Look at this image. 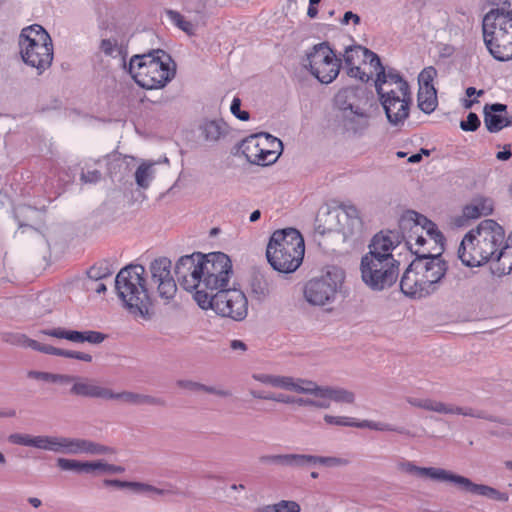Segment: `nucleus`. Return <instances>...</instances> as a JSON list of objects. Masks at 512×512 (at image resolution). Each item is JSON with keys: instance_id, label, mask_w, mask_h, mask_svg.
Returning <instances> with one entry per match:
<instances>
[{"instance_id": "1", "label": "nucleus", "mask_w": 512, "mask_h": 512, "mask_svg": "<svg viewBox=\"0 0 512 512\" xmlns=\"http://www.w3.org/2000/svg\"><path fill=\"white\" fill-rule=\"evenodd\" d=\"M172 262L159 257L148 269L135 264L122 268L115 278V289L123 306L135 317L148 319L156 297L165 304L176 296L177 284L172 275Z\"/></svg>"}, {"instance_id": "2", "label": "nucleus", "mask_w": 512, "mask_h": 512, "mask_svg": "<svg viewBox=\"0 0 512 512\" xmlns=\"http://www.w3.org/2000/svg\"><path fill=\"white\" fill-rule=\"evenodd\" d=\"M504 241V229L496 221L486 219L464 235L457 255L463 265L480 267L505 255L509 246H503Z\"/></svg>"}, {"instance_id": "3", "label": "nucleus", "mask_w": 512, "mask_h": 512, "mask_svg": "<svg viewBox=\"0 0 512 512\" xmlns=\"http://www.w3.org/2000/svg\"><path fill=\"white\" fill-rule=\"evenodd\" d=\"M416 257L404 271L401 280V291L413 299L426 298L436 293L444 279L448 265L441 253L431 254L429 251L417 249Z\"/></svg>"}, {"instance_id": "4", "label": "nucleus", "mask_w": 512, "mask_h": 512, "mask_svg": "<svg viewBox=\"0 0 512 512\" xmlns=\"http://www.w3.org/2000/svg\"><path fill=\"white\" fill-rule=\"evenodd\" d=\"M374 84L388 122L393 126L403 125L412 102L408 82L395 69H388L383 77L375 78Z\"/></svg>"}, {"instance_id": "5", "label": "nucleus", "mask_w": 512, "mask_h": 512, "mask_svg": "<svg viewBox=\"0 0 512 512\" xmlns=\"http://www.w3.org/2000/svg\"><path fill=\"white\" fill-rule=\"evenodd\" d=\"M128 71L135 82L145 89L163 88L175 76V64L169 54L161 49L134 55Z\"/></svg>"}, {"instance_id": "6", "label": "nucleus", "mask_w": 512, "mask_h": 512, "mask_svg": "<svg viewBox=\"0 0 512 512\" xmlns=\"http://www.w3.org/2000/svg\"><path fill=\"white\" fill-rule=\"evenodd\" d=\"M199 278L194 291V300L202 309L211 305L209 299L221 288L228 286L233 273L230 258L222 252L204 254Z\"/></svg>"}, {"instance_id": "7", "label": "nucleus", "mask_w": 512, "mask_h": 512, "mask_svg": "<svg viewBox=\"0 0 512 512\" xmlns=\"http://www.w3.org/2000/svg\"><path fill=\"white\" fill-rule=\"evenodd\" d=\"M304 239L295 228L276 230L270 237L266 257L270 265L281 273L294 272L302 263Z\"/></svg>"}, {"instance_id": "8", "label": "nucleus", "mask_w": 512, "mask_h": 512, "mask_svg": "<svg viewBox=\"0 0 512 512\" xmlns=\"http://www.w3.org/2000/svg\"><path fill=\"white\" fill-rule=\"evenodd\" d=\"M20 55L25 64L38 74L47 70L53 61V43L48 32L38 24L22 29L19 36Z\"/></svg>"}, {"instance_id": "9", "label": "nucleus", "mask_w": 512, "mask_h": 512, "mask_svg": "<svg viewBox=\"0 0 512 512\" xmlns=\"http://www.w3.org/2000/svg\"><path fill=\"white\" fill-rule=\"evenodd\" d=\"M317 231L321 234L338 232L344 241H357L363 233V222L358 209L352 204H341L317 218Z\"/></svg>"}, {"instance_id": "10", "label": "nucleus", "mask_w": 512, "mask_h": 512, "mask_svg": "<svg viewBox=\"0 0 512 512\" xmlns=\"http://www.w3.org/2000/svg\"><path fill=\"white\" fill-rule=\"evenodd\" d=\"M484 43L498 61L512 59V17L488 12L482 22Z\"/></svg>"}, {"instance_id": "11", "label": "nucleus", "mask_w": 512, "mask_h": 512, "mask_svg": "<svg viewBox=\"0 0 512 512\" xmlns=\"http://www.w3.org/2000/svg\"><path fill=\"white\" fill-rule=\"evenodd\" d=\"M344 64L349 77L365 83L372 79L373 75L379 78L387 71L376 53L360 45L345 49Z\"/></svg>"}, {"instance_id": "12", "label": "nucleus", "mask_w": 512, "mask_h": 512, "mask_svg": "<svg viewBox=\"0 0 512 512\" xmlns=\"http://www.w3.org/2000/svg\"><path fill=\"white\" fill-rule=\"evenodd\" d=\"M303 66L321 83L333 82L341 68V59L337 58L328 43L313 46L307 53Z\"/></svg>"}, {"instance_id": "13", "label": "nucleus", "mask_w": 512, "mask_h": 512, "mask_svg": "<svg viewBox=\"0 0 512 512\" xmlns=\"http://www.w3.org/2000/svg\"><path fill=\"white\" fill-rule=\"evenodd\" d=\"M400 262H387L385 259L361 258L360 272L364 284L373 291L391 287L398 279Z\"/></svg>"}, {"instance_id": "14", "label": "nucleus", "mask_w": 512, "mask_h": 512, "mask_svg": "<svg viewBox=\"0 0 512 512\" xmlns=\"http://www.w3.org/2000/svg\"><path fill=\"white\" fill-rule=\"evenodd\" d=\"M344 280V274L337 268L328 270L324 275L309 280L304 287V297L314 306L332 303Z\"/></svg>"}, {"instance_id": "15", "label": "nucleus", "mask_w": 512, "mask_h": 512, "mask_svg": "<svg viewBox=\"0 0 512 512\" xmlns=\"http://www.w3.org/2000/svg\"><path fill=\"white\" fill-rule=\"evenodd\" d=\"M399 227L404 233L403 238L406 239V244L409 245L410 249H412V240H415V244L419 246H423L426 242L422 235L424 230H426L427 235L435 244L443 245L444 236L437 226L425 216L415 211H407L401 217Z\"/></svg>"}, {"instance_id": "16", "label": "nucleus", "mask_w": 512, "mask_h": 512, "mask_svg": "<svg viewBox=\"0 0 512 512\" xmlns=\"http://www.w3.org/2000/svg\"><path fill=\"white\" fill-rule=\"evenodd\" d=\"M211 305L208 309H213L217 314L223 317H229L235 321L245 319L248 314V300L246 295L240 289L221 288L209 299Z\"/></svg>"}, {"instance_id": "17", "label": "nucleus", "mask_w": 512, "mask_h": 512, "mask_svg": "<svg viewBox=\"0 0 512 512\" xmlns=\"http://www.w3.org/2000/svg\"><path fill=\"white\" fill-rule=\"evenodd\" d=\"M204 254L194 252L190 255H184L178 259L175 265V274L180 286L188 291L193 292L196 289L199 272L201 270Z\"/></svg>"}, {"instance_id": "18", "label": "nucleus", "mask_w": 512, "mask_h": 512, "mask_svg": "<svg viewBox=\"0 0 512 512\" xmlns=\"http://www.w3.org/2000/svg\"><path fill=\"white\" fill-rule=\"evenodd\" d=\"M401 243V237L394 231H380L375 234L369 245L368 252L363 255L370 259H385L387 262H399L392 254L393 250Z\"/></svg>"}, {"instance_id": "19", "label": "nucleus", "mask_w": 512, "mask_h": 512, "mask_svg": "<svg viewBox=\"0 0 512 512\" xmlns=\"http://www.w3.org/2000/svg\"><path fill=\"white\" fill-rule=\"evenodd\" d=\"M71 384L70 394L76 397L108 400L109 388L98 385L94 380L76 375L63 374L61 385Z\"/></svg>"}, {"instance_id": "20", "label": "nucleus", "mask_w": 512, "mask_h": 512, "mask_svg": "<svg viewBox=\"0 0 512 512\" xmlns=\"http://www.w3.org/2000/svg\"><path fill=\"white\" fill-rule=\"evenodd\" d=\"M406 401L413 407L426 411L436 412L439 414H457L474 418H485L483 412L481 411H476L472 408L455 406L453 404L444 403L432 398L408 397Z\"/></svg>"}, {"instance_id": "21", "label": "nucleus", "mask_w": 512, "mask_h": 512, "mask_svg": "<svg viewBox=\"0 0 512 512\" xmlns=\"http://www.w3.org/2000/svg\"><path fill=\"white\" fill-rule=\"evenodd\" d=\"M253 379L273 388L309 394L311 380L275 374H254Z\"/></svg>"}, {"instance_id": "22", "label": "nucleus", "mask_w": 512, "mask_h": 512, "mask_svg": "<svg viewBox=\"0 0 512 512\" xmlns=\"http://www.w3.org/2000/svg\"><path fill=\"white\" fill-rule=\"evenodd\" d=\"M396 468L399 472L418 478H428L433 481L451 482L453 472L436 467H421L416 465L413 461L401 458L396 463Z\"/></svg>"}, {"instance_id": "23", "label": "nucleus", "mask_w": 512, "mask_h": 512, "mask_svg": "<svg viewBox=\"0 0 512 512\" xmlns=\"http://www.w3.org/2000/svg\"><path fill=\"white\" fill-rule=\"evenodd\" d=\"M451 483L456 485L459 489L469 492L474 495L486 497L497 502H508L509 495L488 485L473 483L469 478L452 474Z\"/></svg>"}, {"instance_id": "24", "label": "nucleus", "mask_w": 512, "mask_h": 512, "mask_svg": "<svg viewBox=\"0 0 512 512\" xmlns=\"http://www.w3.org/2000/svg\"><path fill=\"white\" fill-rule=\"evenodd\" d=\"M111 449L102 444L81 438L63 437L61 439V451L64 454H88V455H104Z\"/></svg>"}, {"instance_id": "25", "label": "nucleus", "mask_w": 512, "mask_h": 512, "mask_svg": "<svg viewBox=\"0 0 512 512\" xmlns=\"http://www.w3.org/2000/svg\"><path fill=\"white\" fill-rule=\"evenodd\" d=\"M261 142L258 134L251 135L241 141L239 150L246 160L254 165L268 166L271 165V156L268 150L260 146Z\"/></svg>"}, {"instance_id": "26", "label": "nucleus", "mask_w": 512, "mask_h": 512, "mask_svg": "<svg viewBox=\"0 0 512 512\" xmlns=\"http://www.w3.org/2000/svg\"><path fill=\"white\" fill-rule=\"evenodd\" d=\"M324 421L329 425L343 426V427H356V428H368L375 431H391L404 433V429L394 427L388 423L376 422L371 420L357 421L354 418L346 416H333L326 414L323 417Z\"/></svg>"}, {"instance_id": "27", "label": "nucleus", "mask_w": 512, "mask_h": 512, "mask_svg": "<svg viewBox=\"0 0 512 512\" xmlns=\"http://www.w3.org/2000/svg\"><path fill=\"white\" fill-rule=\"evenodd\" d=\"M484 123L487 130L496 133L512 125V117L507 112V106L501 103L485 105Z\"/></svg>"}, {"instance_id": "28", "label": "nucleus", "mask_w": 512, "mask_h": 512, "mask_svg": "<svg viewBox=\"0 0 512 512\" xmlns=\"http://www.w3.org/2000/svg\"><path fill=\"white\" fill-rule=\"evenodd\" d=\"M309 395L329 398L330 402L334 401L338 404H353L355 402L354 392L341 387L320 386L312 380Z\"/></svg>"}, {"instance_id": "29", "label": "nucleus", "mask_w": 512, "mask_h": 512, "mask_svg": "<svg viewBox=\"0 0 512 512\" xmlns=\"http://www.w3.org/2000/svg\"><path fill=\"white\" fill-rule=\"evenodd\" d=\"M109 395L108 400H119L130 405L165 406V401L163 399L147 394L131 391L114 392L109 389Z\"/></svg>"}, {"instance_id": "30", "label": "nucleus", "mask_w": 512, "mask_h": 512, "mask_svg": "<svg viewBox=\"0 0 512 512\" xmlns=\"http://www.w3.org/2000/svg\"><path fill=\"white\" fill-rule=\"evenodd\" d=\"M360 89L356 87H346L340 89L334 97L335 106L342 110L344 114H348L360 108L357 105Z\"/></svg>"}, {"instance_id": "31", "label": "nucleus", "mask_w": 512, "mask_h": 512, "mask_svg": "<svg viewBox=\"0 0 512 512\" xmlns=\"http://www.w3.org/2000/svg\"><path fill=\"white\" fill-rule=\"evenodd\" d=\"M31 349L48 354V355H55V356H61L65 358H73L77 360H81L84 362H91L92 361V355L85 352H79V351H71V350H64L60 348L53 347L51 345L42 344L40 342H29Z\"/></svg>"}, {"instance_id": "32", "label": "nucleus", "mask_w": 512, "mask_h": 512, "mask_svg": "<svg viewBox=\"0 0 512 512\" xmlns=\"http://www.w3.org/2000/svg\"><path fill=\"white\" fill-rule=\"evenodd\" d=\"M156 161L141 160L135 173L134 178L136 185L141 189H148L155 178Z\"/></svg>"}, {"instance_id": "33", "label": "nucleus", "mask_w": 512, "mask_h": 512, "mask_svg": "<svg viewBox=\"0 0 512 512\" xmlns=\"http://www.w3.org/2000/svg\"><path fill=\"white\" fill-rule=\"evenodd\" d=\"M344 125L348 131L362 133L369 126V117L361 108L344 114Z\"/></svg>"}, {"instance_id": "34", "label": "nucleus", "mask_w": 512, "mask_h": 512, "mask_svg": "<svg viewBox=\"0 0 512 512\" xmlns=\"http://www.w3.org/2000/svg\"><path fill=\"white\" fill-rule=\"evenodd\" d=\"M418 107L426 114L432 113L437 105V91L435 88H419L417 95Z\"/></svg>"}, {"instance_id": "35", "label": "nucleus", "mask_w": 512, "mask_h": 512, "mask_svg": "<svg viewBox=\"0 0 512 512\" xmlns=\"http://www.w3.org/2000/svg\"><path fill=\"white\" fill-rule=\"evenodd\" d=\"M200 130L206 141L215 142L225 134L226 125L222 121L210 120L205 121Z\"/></svg>"}, {"instance_id": "36", "label": "nucleus", "mask_w": 512, "mask_h": 512, "mask_svg": "<svg viewBox=\"0 0 512 512\" xmlns=\"http://www.w3.org/2000/svg\"><path fill=\"white\" fill-rule=\"evenodd\" d=\"M258 136L261 142L260 146L264 147V150H268L269 155H273L271 156V164L275 163L282 153V142L268 133H258Z\"/></svg>"}, {"instance_id": "37", "label": "nucleus", "mask_w": 512, "mask_h": 512, "mask_svg": "<svg viewBox=\"0 0 512 512\" xmlns=\"http://www.w3.org/2000/svg\"><path fill=\"white\" fill-rule=\"evenodd\" d=\"M39 334L58 339H66L74 343H83V331L68 330L62 327H57L41 330L39 331Z\"/></svg>"}, {"instance_id": "38", "label": "nucleus", "mask_w": 512, "mask_h": 512, "mask_svg": "<svg viewBox=\"0 0 512 512\" xmlns=\"http://www.w3.org/2000/svg\"><path fill=\"white\" fill-rule=\"evenodd\" d=\"M100 49L105 55L112 57H125L127 53L124 41L116 37L103 39L100 43Z\"/></svg>"}, {"instance_id": "39", "label": "nucleus", "mask_w": 512, "mask_h": 512, "mask_svg": "<svg viewBox=\"0 0 512 512\" xmlns=\"http://www.w3.org/2000/svg\"><path fill=\"white\" fill-rule=\"evenodd\" d=\"M280 467L305 468L309 466V454L287 453L279 454Z\"/></svg>"}, {"instance_id": "40", "label": "nucleus", "mask_w": 512, "mask_h": 512, "mask_svg": "<svg viewBox=\"0 0 512 512\" xmlns=\"http://www.w3.org/2000/svg\"><path fill=\"white\" fill-rule=\"evenodd\" d=\"M251 295L258 301L265 300L270 294L269 282L262 275H255L250 283Z\"/></svg>"}, {"instance_id": "41", "label": "nucleus", "mask_w": 512, "mask_h": 512, "mask_svg": "<svg viewBox=\"0 0 512 512\" xmlns=\"http://www.w3.org/2000/svg\"><path fill=\"white\" fill-rule=\"evenodd\" d=\"M61 439L62 436H47L39 435L34 437L33 447L51 451L54 453H60L61 451Z\"/></svg>"}, {"instance_id": "42", "label": "nucleus", "mask_w": 512, "mask_h": 512, "mask_svg": "<svg viewBox=\"0 0 512 512\" xmlns=\"http://www.w3.org/2000/svg\"><path fill=\"white\" fill-rule=\"evenodd\" d=\"M57 466L64 471L90 474L92 465L90 462H81L74 459L58 458Z\"/></svg>"}, {"instance_id": "43", "label": "nucleus", "mask_w": 512, "mask_h": 512, "mask_svg": "<svg viewBox=\"0 0 512 512\" xmlns=\"http://www.w3.org/2000/svg\"><path fill=\"white\" fill-rule=\"evenodd\" d=\"M166 14L170 21L187 35L191 36L195 34L196 25L191 21L186 20L179 12L175 10H167Z\"/></svg>"}, {"instance_id": "44", "label": "nucleus", "mask_w": 512, "mask_h": 512, "mask_svg": "<svg viewBox=\"0 0 512 512\" xmlns=\"http://www.w3.org/2000/svg\"><path fill=\"white\" fill-rule=\"evenodd\" d=\"M261 512H301V507L296 501L281 500L263 507Z\"/></svg>"}, {"instance_id": "45", "label": "nucleus", "mask_w": 512, "mask_h": 512, "mask_svg": "<svg viewBox=\"0 0 512 512\" xmlns=\"http://www.w3.org/2000/svg\"><path fill=\"white\" fill-rule=\"evenodd\" d=\"M27 378L37 380V381H43L48 383H54L61 385L63 374L60 373H51V372H45V371H38V370H29L26 374Z\"/></svg>"}, {"instance_id": "46", "label": "nucleus", "mask_w": 512, "mask_h": 512, "mask_svg": "<svg viewBox=\"0 0 512 512\" xmlns=\"http://www.w3.org/2000/svg\"><path fill=\"white\" fill-rule=\"evenodd\" d=\"M312 464H322L328 467H339L348 465L349 460L340 457H324L309 455V465Z\"/></svg>"}, {"instance_id": "47", "label": "nucleus", "mask_w": 512, "mask_h": 512, "mask_svg": "<svg viewBox=\"0 0 512 512\" xmlns=\"http://www.w3.org/2000/svg\"><path fill=\"white\" fill-rule=\"evenodd\" d=\"M90 464L92 465L90 474H118L124 471V469L121 466L109 464L104 461L90 462Z\"/></svg>"}, {"instance_id": "48", "label": "nucleus", "mask_w": 512, "mask_h": 512, "mask_svg": "<svg viewBox=\"0 0 512 512\" xmlns=\"http://www.w3.org/2000/svg\"><path fill=\"white\" fill-rule=\"evenodd\" d=\"M493 8L489 12H494L498 16L512 18V0H489Z\"/></svg>"}, {"instance_id": "49", "label": "nucleus", "mask_w": 512, "mask_h": 512, "mask_svg": "<svg viewBox=\"0 0 512 512\" xmlns=\"http://www.w3.org/2000/svg\"><path fill=\"white\" fill-rule=\"evenodd\" d=\"M437 76V70L433 66L424 68L418 76L419 88H435L433 81Z\"/></svg>"}, {"instance_id": "50", "label": "nucleus", "mask_w": 512, "mask_h": 512, "mask_svg": "<svg viewBox=\"0 0 512 512\" xmlns=\"http://www.w3.org/2000/svg\"><path fill=\"white\" fill-rule=\"evenodd\" d=\"M317 399L311 398H297L295 404L304 407H313L318 409H328L330 407L329 398L316 397Z\"/></svg>"}, {"instance_id": "51", "label": "nucleus", "mask_w": 512, "mask_h": 512, "mask_svg": "<svg viewBox=\"0 0 512 512\" xmlns=\"http://www.w3.org/2000/svg\"><path fill=\"white\" fill-rule=\"evenodd\" d=\"M131 489L136 493H144L148 495H165L168 493L167 490L142 482H132Z\"/></svg>"}, {"instance_id": "52", "label": "nucleus", "mask_w": 512, "mask_h": 512, "mask_svg": "<svg viewBox=\"0 0 512 512\" xmlns=\"http://www.w3.org/2000/svg\"><path fill=\"white\" fill-rule=\"evenodd\" d=\"M34 437L28 434L14 433L9 436V442L17 445L33 447Z\"/></svg>"}, {"instance_id": "53", "label": "nucleus", "mask_w": 512, "mask_h": 512, "mask_svg": "<svg viewBox=\"0 0 512 512\" xmlns=\"http://www.w3.org/2000/svg\"><path fill=\"white\" fill-rule=\"evenodd\" d=\"M480 126V120L478 116L470 112L465 121L460 122V127L464 131H476Z\"/></svg>"}, {"instance_id": "54", "label": "nucleus", "mask_w": 512, "mask_h": 512, "mask_svg": "<svg viewBox=\"0 0 512 512\" xmlns=\"http://www.w3.org/2000/svg\"><path fill=\"white\" fill-rule=\"evenodd\" d=\"M110 274V270L102 266H93L87 271L88 280H100L110 276Z\"/></svg>"}, {"instance_id": "55", "label": "nucleus", "mask_w": 512, "mask_h": 512, "mask_svg": "<svg viewBox=\"0 0 512 512\" xmlns=\"http://www.w3.org/2000/svg\"><path fill=\"white\" fill-rule=\"evenodd\" d=\"M106 339V335L93 330L83 331V342L90 344H100Z\"/></svg>"}, {"instance_id": "56", "label": "nucleus", "mask_w": 512, "mask_h": 512, "mask_svg": "<svg viewBox=\"0 0 512 512\" xmlns=\"http://www.w3.org/2000/svg\"><path fill=\"white\" fill-rule=\"evenodd\" d=\"M241 107V100L239 98H234L232 100V103H231V107H230V110H231V113L237 117L238 119L242 120V121H246L249 119V112L247 111H241L240 109Z\"/></svg>"}, {"instance_id": "57", "label": "nucleus", "mask_w": 512, "mask_h": 512, "mask_svg": "<svg viewBox=\"0 0 512 512\" xmlns=\"http://www.w3.org/2000/svg\"><path fill=\"white\" fill-rule=\"evenodd\" d=\"M102 174L99 170L82 171L80 180L84 183L95 184L100 181Z\"/></svg>"}, {"instance_id": "58", "label": "nucleus", "mask_w": 512, "mask_h": 512, "mask_svg": "<svg viewBox=\"0 0 512 512\" xmlns=\"http://www.w3.org/2000/svg\"><path fill=\"white\" fill-rule=\"evenodd\" d=\"M463 216L466 219H477L483 215L481 214L478 205L475 202H472L464 207Z\"/></svg>"}, {"instance_id": "59", "label": "nucleus", "mask_w": 512, "mask_h": 512, "mask_svg": "<svg viewBox=\"0 0 512 512\" xmlns=\"http://www.w3.org/2000/svg\"><path fill=\"white\" fill-rule=\"evenodd\" d=\"M201 392L213 394V395H216L218 397H223V398L231 396V392L228 390L213 387V386H207L204 384H202Z\"/></svg>"}, {"instance_id": "60", "label": "nucleus", "mask_w": 512, "mask_h": 512, "mask_svg": "<svg viewBox=\"0 0 512 512\" xmlns=\"http://www.w3.org/2000/svg\"><path fill=\"white\" fill-rule=\"evenodd\" d=\"M177 385L180 388L192 391V392H201L202 384L191 381V380H180L177 382Z\"/></svg>"}, {"instance_id": "61", "label": "nucleus", "mask_w": 512, "mask_h": 512, "mask_svg": "<svg viewBox=\"0 0 512 512\" xmlns=\"http://www.w3.org/2000/svg\"><path fill=\"white\" fill-rule=\"evenodd\" d=\"M297 398H294L292 396H288L285 394H270L265 397V400H272L275 402L285 403V404H295Z\"/></svg>"}, {"instance_id": "62", "label": "nucleus", "mask_w": 512, "mask_h": 512, "mask_svg": "<svg viewBox=\"0 0 512 512\" xmlns=\"http://www.w3.org/2000/svg\"><path fill=\"white\" fill-rule=\"evenodd\" d=\"M474 202L478 205V208L483 216H487L492 213L493 207L490 200L477 199Z\"/></svg>"}, {"instance_id": "63", "label": "nucleus", "mask_w": 512, "mask_h": 512, "mask_svg": "<svg viewBox=\"0 0 512 512\" xmlns=\"http://www.w3.org/2000/svg\"><path fill=\"white\" fill-rule=\"evenodd\" d=\"M29 342H38L37 340L30 339L24 334H16L13 336L12 343L16 345H20L26 348H31Z\"/></svg>"}, {"instance_id": "64", "label": "nucleus", "mask_w": 512, "mask_h": 512, "mask_svg": "<svg viewBox=\"0 0 512 512\" xmlns=\"http://www.w3.org/2000/svg\"><path fill=\"white\" fill-rule=\"evenodd\" d=\"M86 288L88 290H94L98 294L104 293L107 290L106 285L98 282V280H88L86 282Z\"/></svg>"}]
</instances>
